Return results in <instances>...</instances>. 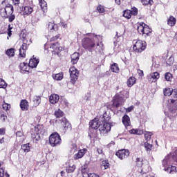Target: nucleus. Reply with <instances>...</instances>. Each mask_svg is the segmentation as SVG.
I'll return each mask as SVG.
<instances>
[{
	"mask_svg": "<svg viewBox=\"0 0 177 177\" xmlns=\"http://www.w3.org/2000/svg\"><path fill=\"white\" fill-rule=\"evenodd\" d=\"M5 175V169L2 167V165L0 163V177H3Z\"/></svg>",
	"mask_w": 177,
	"mask_h": 177,
	"instance_id": "obj_57",
	"label": "nucleus"
},
{
	"mask_svg": "<svg viewBox=\"0 0 177 177\" xmlns=\"http://www.w3.org/2000/svg\"><path fill=\"white\" fill-rule=\"evenodd\" d=\"M60 38V34H57L56 36H54L50 39V42H55V41H57Z\"/></svg>",
	"mask_w": 177,
	"mask_h": 177,
	"instance_id": "obj_56",
	"label": "nucleus"
},
{
	"mask_svg": "<svg viewBox=\"0 0 177 177\" xmlns=\"http://www.w3.org/2000/svg\"><path fill=\"white\" fill-rule=\"evenodd\" d=\"M144 146L147 151H151V149L153 148V145L149 144L148 142H145Z\"/></svg>",
	"mask_w": 177,
	"mask_h": 177,
	"instance_id": "obj_50",
	"label": "nucleus"
},
{
	"mask_svg": "<svg viewBox=\"0 0 177 177\" xmlns=\"http://www.w3.org/2000/svg\"><path fill=\"white\" fill-rule=\"evenodd\" d=\"M30 65L26 62H22L19 64V70L21 73H30Z\"/></svg>",
	"mask_w": 177,
	"mask_h": 177,
	"instance_id": "obj_15",
	"label": "nucleus"
},
{
	"mask_svg": "<svg viewBox=\"0 0 177 177\" xmlns=\"http://www.w3.org/2000/svg\"><path fill=\"white\" fill-rule=\"evenodd\" d=\"M3 19H8L9 23H12V21L16 19V15L11 14L10 15H8L6 17H3Z\"/></svg>",
	"mask_w": 177,
	"mask_h": 177,
	"instance_id": "obj_49",
	"label": "nucleus"
},
{
	"mask_svg": "<svg viewBox=\"0 0 177 177\" xmlns=\"http://www.w3.org/2000/svg\"><path fill=\"white\" fill-rule=\"evenodd\" d=\"M100 120L102 122H109L110 120H111V115H110V113H107V111H105L101 116Z\"/></svg>",
	"mask_w": 177,
	"mask_h": 177,
	"instance_id": "obj_18",
	"label": "nucleus"
},
{
	"mask_svg": "<svg viewBox=\"0 0 177 177\" xmlns=\"http://www.w3.org/2000/svg\"><path fill=\"white\" fill-rule=\"evenodd\" d=\"M138 75L140 76V77H143V75H145V73H143V71H142V70H140V69H139L138 71Z\"/></svg>",
	"mask_w": 177,
	"mask_h": 177,
	"instance_id": "obj_64",
	"label": "nucleus"
},
{
	"mask_svg": "<svg viewBox=\"0 0 177 177\" xmlns=\"http://www.w3.org/2000/svg\"><path fill=\"white\" fill-rule=\"evenodd\" d=\"M19 106L22 111H27L29 107L28 101L27 100H21Z\"/></svg>",
	"mask_w": 177,
	"mask_h": 177,
	"instance_id": "obj_19",
	"label": "nucleus"
},
{
	"mask_svg": "<svg viewBox=\"0 0 177 177\" xmlns=\"http://www.w3.org/2000/svg\"><path fill=\"white\" fill-rule=\"evenodd\" d=\"M176 111H177V105L176 104L173 105L172 106H171L169 109V113H171V114H175V113H176Z\"/></svg>",
	"mask_w": 177,
	"mask_h": 177,
	"instance_id": "obj_53",
	"label": "nucleus"
},
{
	"mask_svg": "<svg viewBox=\"0 0 177 177\" xmlns=\"http://www.w3.org/2000/svg\"><path fill=\"white\" fill-rule=\"evenodd\" d=\"M66 172L67 174H73V172H74V171H75L77 166H75V165H70V163H66Z\"/></svg>",
	"mask_w": 177,
	"mask_h": 177,
	"instance_id": "obj_24",
	"label": "nucleus"
},
{
	"mask_svg": "<svg viewBox=\"0 0 177 177\" xmlns=\"http://www.w3.org/2000/svg\"><path fill=\"white\" fill-rule=\"evenodd\" d=\"M122 122L124 127H131V118L128 115H124L122 118Z\"/></svg>",
	"mask_w": 177,
	"mask_h": 177,
	"instance_id": "obj_22",
	"label": "nucleus"
},
{
	"mask_svg": "<svg viewBox=\"0 0 177 177\" xmlns=\"http://www.w3.org/2000/svg\"><path fill=\"white\" fill-rule=\"evenodd\" d=\"M2 107L4 111H9L10 110V104L6 103L5 101L3 102Z\"/></svg>",
	"mask_w": 177,
	"mask_h": 177,
	"instance_id": "obj_46",
	"label": "nucleus"
},
{
	"mask_svg": "<svg viewBox=\"0 0 177 177\" xmlns=\"http://www.w3.org/2000/svg\"><path fill=\"white\" fill-rule=\"evenodd\" d=\"M162 164H163V167H165V168L166 167H168V165H169V164H174V160L172 158V156H167L165 157V158L162 160Z\"/></svg>",
	"mask_w": 177,
	"mask_h": 177,
	"instance_id": "obj_17",
	"label": "nucleus"
},
{
	"mask_svg": "<svg viewBox=\"0 0 177 177\" xmlns=\"http://www.w3.org/2000/svg\"><path fill=\"white\" fill-rule=\"evenodd\" d=\"M136 27L139 35H142V37H144L145 38L150 37L151 35V32H153V29H151L150 26L145 22H138L136 24Z\"/></svg>",
	"mask_w": 177,
	"mask_h": 177,
	"instance_id": "obj_2",
	"label": "nucleus"
},
{
	"mask_svg": "<svg viewBox=\"0 0 177 177\" xmlns=\"http://www.w3.org/2000/svg\"><path fill=\"white\" fill-rule=\"evenodd\" d=\"M49 143L52 147H56L62 143V137L57 132L53 133L48 138Z\"/></svg>",
	"mask_w": 177,
	"mask_h": 177,
	"instance_id": "obj_4",
	"label": "nucleus"
},
{
	"mask_svg": "<svg viewBox=\"0 0 177 177\" xmlns=\"http://www.w3.org/2000/svg\"><path fill=\"white\" fill-rule=\"evenodd\" d=\"M88 177H100V176H99V174H96L95 173H93V174L90 173L88 174Z\"/></svg>",
	"mask_w": 177,
	"mask_h": 177,
	"instance_id": "obj_62",
	"label": "nucleus"
},
{
	"mask_svg": "<svg viewBox=\"0 0 177 177\" xmlns=\"http://www.w3.org/2000/svg\"><path fill=\"white\" fill-rule=\"evenodd\" d=\"M59 99L60 97H59V95L57 94H51L49 97V102L51 103V104H56L57 102H59Z\"/></svg>",
	"mask_w": 177,
	"mask_h": 177,
	"instance_id": "obj_21",
	"label": "nucleus"
},
{
	"mask_svg": "<svg viewBox=\"0 0 177 177\" xmlns=\"http://www.w3.org/2000/svg\"><path fill=\"white\" fill-rule=\"evenodd\" d=\"M174 93V89L171 88H166L163 90V93L165 96H171L172 93Z\"/></svg>",
	"mask_w": 177,
	"mask_h": 177,
	"instance_id": "obj_40",
	"label": "nucleus"
},
{
	"mask_svg": "<svg viewBox=\"0 0 177 177\" xmlns=\"http://www.w3.org/2000/svg\"><path fill=\"white\" fill-rule=\"evenodd\" d=\"M89 127L91 129H99V120L93 119L89 122Z\"/></svg>",
	"mask_w": 177,
	"mask_h": 177,
	"instance_id": "obj_20",
	"label": "nucleus"
},
{
	"mask_svg": "<svg viewBox=\"0 0 177 177\" xmlns=\"http://www.w3.org/2000/svg\"><path fill=\"white\" fill-rule=\"evenodd\" d=\"M6 133V129L1 128L0 129V135H5Z\"/></svg>",
	"mask_w": 177,
	"mask_h": 177,
	"instance_id": "obj_63",
	"label": "nucleus"
},
{
	"mask_svg": "<svg viewBox=\"0 0 177 177\" xmlns=\"http://www.w3.org/2000/svg\"><path fill=\"white\" fill-rule=\"evenodd\" d=\"M136 164H137V166L141 167L142 174H146V172H149V165H146L145 166H143V159L142 158H136Z\"/></svg>",
	"mask_w": 177,
	"mask_h": 177,
	"instance_id": "obj_11",
	"label": "nucleus"
},
{
	"mask_svg": "<svg viewBox=\"0 0 177 177\" xmlns=\"http://www.w3.org/2000/svg\"><path fill=\"white\" fill-rule=\"evenodd\" d=\"M123 17L125 19H127V20H129L131 17H132V15L131 14V10H125L123 11Z\"/></svg>",
	"mask_w": 177,
	"mask_h": 177,
	"instance_id": "obj_42",
	"label": "nucleus"
},
{
	"mask_svg": "<svg viewBox=\"0 0 177 177\" xmlns=\"http://www.w3.org/2000/svg\"><path fill=\"white\" fill-rule=\"evenodd\" d=\"M99 131L100 133H102L103 135L106 133H109L110 131H111V124L109 122L106 123H102L99 124Z\"/></svg>",
	"mask_w": 177,
	"mask_h": 177,
	"instance_id": "obj_9",
	"label": "nucleus"
},
{
	"mask_svg": "<svg viewBox=\"0 0 177 177\" xmlns=\"http://www.w3.org/2000/svg\"><path fill=\"white\" fill-rule=\"evenodd\" d=\"M16 136L17 137V138H21V136H24V134H23V131H17V133H16Z\"/></svg>",
	"mask_w": 177,
	"mask_h": 177,
	"instance_id": "obj_61",
	"label": "nucleus"
},
{
	"mask_svg": "<svg viewBox=\"0 0 177 177\" xmlns=\"http://www.w3.org/2000/svg\"><path fill=\"white\" fill-rule=\"evenodd\" d=\"M50 48L54 49V55H59V53L64 50V46H60L59 42L51 44Z\"/></svg>",
	"mask_w": 177,
	"mask_h": 177,
	"instance_id": "obj_10",
	"label": "nucleus"
},
{
	"mask_svg": "<svg viewBox=\"0 0 177 177\" xmlns=\"http://www.w3.org/2000/svg\"><path fill=\"white\" fill-rule=\"evenodd\" d=\"M160 79V73L158 72H153L148 77L149 82H157V80Z\"/></svg>",
	"mask_w": 177,
	"mask_h": 177,
	"instance_id": "obj_14",
	"label": "nucleus"
},
{
	"mask_svg": "<svg viewBox=\"0 0 177 177\" xmlns=\"http://www.w3.org/2000/svg\"><path fill=\"white\" fill-rule=\"evenodd\" d=\"M115 156H129V150L120 149L116 152Z\"/></svg>",
	"mask_w": 177,
	"mask_h": 177,
	"instance_id": "obj_34",
	"label": "nucleus"
},
{
	"mask_svg": "<svg viewBox=\"0 0 177 177\" xmlns=\"http://www.w3.org/2000/svg\"><path fill=\"white\" fill-rule=\"evenodd\" d=\"M102 169H109L110 168V163L109 160H103L101 164Z\"/></svg>",
	"mask_w": 177,
	"mask_h": 177,
	"instance_id": "obj_41",
	"label": "nucleus"
},
{
	"mask_svg": "<svg viewBox=\"0 0 177 177\" xmlns=\"http://www.w3.org/2000/svg\"><path fill=\"white\" fill-rule=\"evenodd\" d=\"M165 78L166 81H171L172 80V74L169 72L166 73Z\"/></svg>",
	"mask_w": 177,
	"mask_h": 177,
	"instance_id": "obj_55",
	"label": "nucleus"
},
{
	"mask_svg": "<svg viewBox=\"0 0 177 177\" xmlns=\"http://www.w3.org/2000/svg\"><path fill=\"white\" fill-rule=\"evenodd\" d=\"M41 96L39 95L34 96L32 99L33 106H35V107H38V106L41 104Z\"/></svg>",
	"mask_w": 177,
	"mask_h": 177,
	"instance_id": "obj_28",
	"label": "nucleus"
},
{
	"mask_svg": "<svg viewBox=\"0 0 177 177\" xmlns=\"http://www.w3.org/2000/svg\"><path fill=\"white\" fill-rule=\"evenodd\" d=\"M146 48H147L146 41L140 39H135L133 41V50L134 53H142V52L146 50Z\"/></svg>",
	"mask_w": 177,
	"mask_h": 177,
	"instance_id": "obj_3",
	"label": "nucleus"
},
{
	"mask_svg": "<svg viewBox=\"0 0 177 177\" xmlns=\"http://www.w3.org/2000/svg\"><path fill=\"white\" fill-rule=\"evenodd\" d=\"M71 82L74 85L78 80V75H80V71L75 67L72 66L69 68Z\"/></svg>",
	"mask_w": 177,
	"mask_h": 177,
	"instance_id": "obj_5",
	"label": "nucleus"
},
{
	"mask_svg": "<svg viewBox=\"0 0 177 177\" xmlns=\"http://www.w3.org/2000/svg\"><path fill=\"white\" fill-rule=\"evenodd\" d=\"M35 132L37 133H42L44 132V126L41 124H37L36 127H35Z\"/></svg>",
	"mask_w": 177,
	"mask_h": 177,
	"instance_id": "obj_38",
	"label": "nucleus"
},
{
	"mask_svg": "<svg viewBox=\"0 0 177 177\" xmlns=\"http://www.w3.org/2000/svg\"><path fill=\"white\" fill-rule=\"evenodd\" d=\"M176 24V18H175L174 16L171 15L167 19V25L169 26V27H174V26Z\"/></svg>",
	"mask_w": 177,
	"mask_h": 177,
	"instance_id": "obj_26",
	"label": "nucleus"
},
{
	"mask_svg": "<svg viewBox=\"0 0 177 177\" xmlns=\"http://www.w3.org/2000/svg\"><path fill=\"white\" fill-rule=\"evenodd\" d=\"M12 27L10 26V25L8 26V37H12Z\"/></svg>",
	"mask_w": 177,
	"mask_h": 177,
	"instance_id": "obj_59",
	"label": "nucleus"
},
{
	"mask_svg": "<svg viewBox=\"0 0 177 177\" xmlns=\"http://www.w3.org/2000/svg\"><path fill=\"white\" fill-rule=\"evenodd\" d=\"M124 102V97L118 94H116L112 100V108L118 109Z\"/></svg>",
	"mask_w": 177,
	"mask_h": 177,
	"instance_id": "obj_8",
	"label": "nucleus"
},
{
	"mask_svg": "<svg viewBox=\"0 0 177 177\" xmlns=\"http://www.w3.org/2000/svg\"><path fill=\"white\" fill-rule=\"evenodd\" d=\"M81 171H82V174L83 175H86V174H88V172H89V169L88 168V165L86 164L84 166H82Z\"/></svg>",
	"mask_w": 177,
	"mask_h": 177,
	"instance_id": "obj_47",
	"label": "nucleus"
},
{
	"mask_svg": "<svg viewBox=\"0 0 177 177\" xmlns=\"http://www.w3.org/2000/svg\"><path fill=\"white\" fill-rule=\"evenodd\" d=\"M88 152V149L86 148H84L82 149H80L78 153H75V156H85Z\"/></svg>",
	"mask_w": 177,
	"mask_h": 177,
	"instance_id": "obj_45",
	"label": "nucleus"
},
{
	"mask_svg": "<svg viewBox=\"0 0 177 177\" xmlns=\"http://www.w3.org/2000/svg\"><path fill=\"white\" fill-rule=\"evenodd\" d=\"M15 9L12 4H7L4 8L0 10V16L1 17H8V15H13Z\"/></svg>",
	"mask_w": 177,
	"mask_h": 177,
	"instance_id": "obj_6",
	"label": "nucleus"
},
{
	"mask_svg": "<svg viewBox=\"0 0 177 177\" xmlns=\"http://www.w3.org/2000/svg\"><path fill=\"white\" fill-rule=\"evenodd\" d=\"M60 121L62 125L64 133H68V132H71V131L73 130V126L71 125V123L68 121L67 118H62Z\"/></svg>",
	"mask_w": 177,
	"mask_h": 177,
	"instance_id": "obj_7",
	"label": "nucleus"
},
{
	"mask_svg": "<svg viewBox=\"0 0 177 177\" xmlns=\"http://www.w3.org/2000/svg\"><path fill=\"white\" fill-rule=\"evenodd\" d=\"M7 86L8 84H6V82H5L3 79H0V88H3V89H5Z\"/></svg>",
	"mask_w": 177,
	"mask_h": 177,
	"instance_id": "obj_54",
	"label": "nucleus"
},
{
	"mask_svg": "<svg viewBox=\"0 0 177 177\" xmlns=\"http://www.w3.org/2000/svg\"><path fill=\"white\" fill-rule=\"evenodd\" d=\"M12 3L15 6L20 5V0H12Z\"/></svg>",
	"mask_w": 177,
	"mask_h": 177,
	"instance_id": "obj_60",
	"label": "nucleus"
},
{
	"mask_svg": "<svg viewBox=\"0 0 177 177\" xmlns=\"http://www.w3.org/2000/svg\"><path fill=\"white\" fill-rule=\"evenodd\" d=\"M88 136L91 138H96L97 136V129H89Z\"/></svg>",
	"mask_w": 177,
	"mask_h": 177,
	"instance_id": "obj_33",
	"label": "nucleus"
},
{
	"mask_svg": "<svg viewBox=\"0 0 177 177\" xmlns=\"http://www.w3.org/2000/svg\"><path fill=\"white\" fill-rule=\"evenodd\" d=\"M77 144L73 143L71 145V150L73 151V153H75L77 151Z\"/></svg>",
	"mask_w": 177,
	"mask_h": 177,
	"instance_id": "obj_58",
	"label": "nucleus"
},
{
	"mask_svg": "<svg viewBox=\"0 0 177 177\" xmlns=\"http://www.w3.org/2000/svg\"><path fill=\"white\" fill-rule=\"evenodd\" d=\"M167 171H169V174H176L177 170L176 166H171L170 167L167 168Z\"/></svg>",
	"mask_w": 177,
	"mask_h": 177,
	"instance_id": "obj_51",
	"label": "nucleus"
},
{
	"mask_svg": "<svg viewBox=\"0 0 177 177\" xmlns=\"http://www.w3.org/2000/svg\"><path fill=\"white\" fill-rule=\"evenodd\" d=\"M82 46L85 50H88V52H93V49L96 48L98 52H102L103 50V44L101 42V46L100 42H95V39L89 38V37H84L82 40Z\"/></svg>",
	"mask_w": 177,
	"mask_h": 177,
	"instance_id": "obj_1",
	"label": "nucleus"
},
{
	"mask_svg": "<svg viewBox=\"0 0 177 177\" xmlns=\"http://www.w3.org/2000/svg\"><path fill=\"white\" fill-rule=\"evenodd\" d=\"M16 50L13 48H9L6 51V55L8 56V57H14L15 55Z\"/></svg>",
	"mask_w": 177,
	"mask_h": 177,
	"instance_id": "obj_35",
	"label": "nucleus"
},
{
	"mask_svg": "<svg viewBox=\"0 0 177 177\" xmlns=\"http://www.w3.org/2000/svg\"><path fill=\"white\" fill-rule=\"evenodd\" d=\"M71 57L72 64H77V63H78V61L80 60V53H75L71 55Z\"/></svg>",
	"mask_w": 177,
	"mask_h": 177,
	"instance_id": "obj_25",
	"label": "nucleus"
},
{
	"mask_svg": "<svg viewBox=\"0 0 177 177\" xmlns=\"http://www.w3.org/2000/svg\"><path fill=\"white\" fill-rule=\"evenodd\" d=\"M54 115H55V117H56V118H62V117L64 116V112H63L60 109H58L55 111Z\"/></svg>",
	"mask_w": 177,
	"mask_h": 177,
	"instance_id": "obj_37",
	"label": "nucleus"
},
{
	"mask_svg": "<svg viewBox=\"0 0 177 177\" xmlns=\"http://www.w3.org/2000/svg\"><path fill=\"white\" fill-rule=\"evenodd\" d=\"M130 10L131 16H138V10L136 7L131 8V10Z\"/></svg>",
	"mask_w": 177,
	"mask_h": 177,
	"instance_id": "obj_52",
	"label": "nucleus"
},
{
	"mask_svg": "<svg viewBox=\"0 0 177 177\" xmlns=\"http://www.w3.org/2000/svg\"><path fill=\"white\" fill-rule=\"evenodd\" d=\"M129 133H131V135H143L144 131L143 130L140 129H133L131 130H129Z\"/></svg>",
	"mask_w": 177,
	"mask_h": 177,
	"instance_id": "obj_30",
	"label": "nucleus"
},
{
	"mask_svg": "<svg viewBox=\"0 0 177 177\" xmlns=\"http://www.w3.org/2000/svg\"><path fill=\"white\" fill-rule=\"evenodd\" d=\"M48 28L51 31V32H53V31H59V26L53 22L48 23Z\"/></svg>",
	"mask_w": 177,
	"mask_h": 177,
	"instance_id": "obj_23",
	"label": "nucleus"
},
{
	"mask_svg": "<svg viewBox=\"0 0 177 177\" xmlns=\"http://www.w3.org/2000/svg\"><path fill=\"white\" fill-rule=\"evenodd\" d=\"M27 49H28V44L24 42L19 48V57L26 58V53H27Z\"/></svg>",
	"mask_w": 177,
	"mask_h": 177,
	"instance_id": "obj_12",
	"label": "nucleus"
},
{
	"mask_svg": "<svg viewBox=\"0 0 177 177\" xmlns=\"http://www.w3.org/2000/svg\"><path fill=\"white\" fill-rule=\"evenodd\" d=\"M64 74L63 72H60L59 73L53 74V78L55 81H62L63 80Z\"/></svg>",
	"mask_w": 177,
	"mask_h": 177,
	"instance_id": "obj_31",
	"label": "nucleus"
},
{
	"mask_svg": "<svg viewBox=\"0 0 177 177\" xmlns=\"http://www.w3.org/2000/svg\"><path fill=\"white\" fill-rule=\"evenodd\" d=\"M31 138L33 142H35V143H37L38 140H41V136L39 133H37L36 132L32 133Z\"/></svg>",
	"mask_w": 177,
	"mask_h": 177,
	"instance_id": "obj_36",
	"label": "nucleus"
},
{
	"mask_svg": "<svg viewBox=\"0 0 177 177\" xmlns=\"http://www.w3.org/2000/svg\"><path fill=\"white\" fill-rule=\"evenodd\" d=\"M141 3H142L144 6H151V5L154 3V1L153 0H141Z\"/></svg>",
	"mask_w": 177,
	"mask_h": 177,
	"instance_id": "obj_44",
	"label": "nucleus"
},
{
	"mask_svg": "<svg viewBox=\"0 0 177 177\" xmlns=\"http://www.w3.org/2000/svg\"><path fill=\"white\" fill-rule=\"evenodd\" d=\"M34 11V8L30 6H23L21 8V13L23 16H30Z\"/></svg>",
	"mask_w": 177,
	"mask_h": 177,
	"instance_id": "obj_13",
	"label": "nucleus"
},
{
	"mask_svg": "<svg viewBox=\"0 0 177 177\" xmlns=\"http://www.w3.org/2000/svg\"><path fill=\"white\" fill-rule=\"evenodd\" d=\"M136 83V78L135 77H130L127 80V86L129 88H131V86H133Z\"/></svg>",
	"mask_w": 177,
	"mask_h": 177,
	"instance_id": "obj_32",
	"label": "nucleus"
},
{
	"mask_svg": "<svg viewBox=\"0 0 177 177\" xmlns=\"http://www.w3.org/2000/svg\"><path fill=\"white\" fill-rule=\"evenodd\" d=\"M31 147H30V143L22 145L21 147V149L24 153H28L30 151V149Z\"/></svg>",
	"mask_w": 177,
	"mask_h": 177,
	"instance_id": "obj_39",
	"label": "nucleus"
},
{
	"mask_svg": "<svg viewBox=\"0 0 177 177\" xmlns=\"http://www.w3.org/2000/svg\"><path fill=\"white\" fill-rule=\"evenodd\" d=\"M38 63H39V59L35 58V56H32V58L29 59V66L30 68H37V66H38Z\"/></svg>",
	"mask_w": 177,
	"mask_h": 177,
	"instance_id": "obj_16",
	"label": "nucleus"
},
{
	"mask_svg": "<svg viewBox=\"0 0 177 177\" xmlns=\"http://www.w3.org/2000/svg\"><path fill=\"white\" fill-rule=\"evenodd\" d=\"M41 10L45 13V10H48V3L45 0H38Z\"/></svg>",
	"mask_w": 177,
	"mask_h": 177,
	"instance_id": "obj_29",
	"label": "nucleus"
},
{
	"mask_svg": "<svg viewBox=\"0 0 177 177\" xmlns=\"http://www.w3.org/2000/svg\"><path fill=\"white\" fill-rule=\"evenodd\" d=\"M96 10L100 14H103L106 12V9L104 8V6H102V4H99L97 6Z\"/></svg>",
	"mask_w": 177,
	"mask_h": 177,
	"instance_id": "obj_43",
	"label": "nucleus"
},
{
	"mask_svg": "<svg viewBox=\"0 0 177 177\" xmlns=\"http://www.w3.org/2000/svg\"><path fill=\"white\" fill-rule=\"evenodd\" d=\"M151 136H153V133L150 131H146L145 133V140H150L151 139Z\"/></svg>",
	"mask_w": 177,
	"mask_h": 177,
	"instance_id": "obj_48",
	"label": "nucleus"
},
{
	"mask_svg": "<svg viewBox=\"0 0 177 177\" xmlns=\"http://www.w3.org/2000/svg\"><path fill=\"white\" fill-rule=\"evenodd\" d=\"M110 70L112 73H120V67L118 66V64L113 62L110 66Z\"/></svg>",
	"mask_w": 177,
	"mask_h": 177,
	"instance_id": "obj_27",
	"label": "nucleus"
}]
</instances>
